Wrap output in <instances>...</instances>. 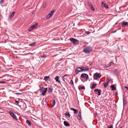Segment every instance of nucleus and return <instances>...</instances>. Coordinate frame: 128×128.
I'll return each instance as SVG.
<instances>
[{"label": "nucleus", "mask_w": 128, "mask_h": 128, "mask_svg": "<svg viewBox=\"0 0 128 128\" xmlns=\"http://www.w3.org/2000/svg\"><path fill=\"white\" fill-rule=\"evenodd\" d=\"M5 82L4 81H3V82H1L0 81V84H4L5 83Z\"/></svg>", "instance_id": "nucleus-36"}, {"label": "nucleus", "mask_w": 128, "mask_h": 128, "mask_svg": "<svg viewBox=\"0 0 128 128\" xmlns=\"http://www.w3.org/2000/svg\"><path fill=\"white\" fill-rule=\"evenodd\" d=\"M88 5L89 8L92 10L94 11V9L93 8V6L92 4L90 3H88Z\"/></svg>", "instance_id": "nucleus-12"}, {"label": "nucleus", "mask_w": 128, "mask_h": 128, "mask_svg": "<svg viewBox=\"0 0 128 128\" xmlns=\"http://www.w3.org/2000/svg\"><path fill=\"white\" fill-rule=\"evenodd\" d=\"M26 123L28 124V126H31V124L30 122L29 121V120H26Z\"/></svg>", "instance_id": "nucleus-20"}, {"label": "nucleus", "mask_w": 128, "mask_h": 128, "mask_svg": "<svg viewBox=\"0 0 128 128\" xmlns=\"http://www.w3.org/2000/svg\"><path fill=\"white\" fill-rule=\"evenodd\" d=\"M81 88H82V89L84 90L85 89V87L84 86H83L81 87Z\"/></svg>", "instance_id": "nucleus-38"}, {"label": "nucleus", "mask_w": 128, "mask_h": 128, "mask_svg": "<svg viewBox=\"0 0 128 128\" xmlns=\"http://www.w3.org/2000/svg\"><path fill=\"white\" fill-rule=\"evenodd\" d=\"M112 64H114V63L112 62H111L106 67L107 68L109 67Z\"/></svg>", "instance_id": "nucleus-25"}, {"label": "nucleus", "mask_w": 128, "mask_h": 128, "mask_svg": "<svg viewBox=\"0 0 128 128\" xmlns=\"http://www.w3.org/2000/svg\"><path fill=\"white\" fill-rule=\"evenodd\" d=\"M108 128H113V126H110Z\"/></svg>", "instance_id": "nucleus-41"}, {"label": "nucleus", "mask_w": 128, "mask_h": 128, "mask_svg": "<svg viewBox=\"0 0 128 128\" xmlns=\"http://www.w3.org/2000/svg\"><path fill=\"white\" fill-rule=\"evenodd\" d=\"M116 31V30H115V31H114L112 32V33H114Z\"/></svg>", "instance_id": "nucleus-43"}, {"label": "nucleus", "mask_w": 128, "mask_h": 128, "mask_svg": "<svg viewBox=\"0 0 128 128\" xmlns=\"http://www.w3.org/2000/svg\"><path fill=\"white\" fill-rule=\"evenodd\" d=\"M50 78L49 76H46L44 77V80H48V79H50Z\"/></svg>", "instance_id": "nucleus-30"}, {"label": "nucleus", "mask_w": 128, "mask_h": 128, "mask_svg": "<svg viewBox=\"0 0 128 128\" xmlns=\"http://www.w3.org/2000/svg\"><path fill=\"white\" fill-rule=\"evenodd\" d=\"M56 103L55 101L54 100H52V106L53 107L55 105Z\"/></svg>", "instance_id": "nucleus-27"}, {"label": "nucleus", "mask_w": 128, "mask_h": 128, "mask_svg": "<svg viewBox=\"0 0 128 128\" xmlns=\"http://www.w3.org/2000/svg\"><path fill=\"white\" fill-rule=\"evenodd\" d=\"M106 80V82H107V83H109L110 82V79H109V78H107Z\"/></svg>", "instance_id": "nucleus-34"}, {"label": "nucleus", "mask_w": 128, "mask_h": 128, "mask_svg": "<svg viewBox=\"0 0 128 128\" xmlns=\"http://www.w3.org/2000/svg\"><path fill=\"white\" fill-rule=\"evenodd\" d=\"M123 105L124 106L125 104H126V100H124L123 98Z\"/></svg>", "instance_id": "nucleus-29"}, {"label": "nucleus", "mask_w": 128, "mask_h": 128, "mask_svg": "<svg viewBox=\"0 0 128 128\" xmlns=\"http://www.w3.org/2000/svg\"><path fill=\"white\" fill-rule=\"evenodd\" d=\"M59 77L58 76H57L54 79L56 80V82L59 83H60V82L59 80Z\"/></svg>", "instance_id": "nucleus-16"}, {"label": "nucleus", "mask_w": 128, "mask_h": 128, "mask_svg": "<svg viewBox=\"0 0 128 128\" xmlns=\"http://www.w3.org/2000/svg\"><path fill=\"white\" fill-rule=\"evenodd\" d=\"M108 85V83H106V82H104L103 84V85L104 86V87L105 88H106Z\"/></svg>", "instance_id": "nucleus-23"}, {"label": "nucleus", "mask_w": 128, "mask_h": 128, "mask_svg": "<svg viewBox=\"0 0 128 128\" xmlns=\"http://www.w3.org/2000/svg\"><path fill=\"white\" fill-rule=\"evenodd\" d=\"M92 50V48L90 47H87L83 50V52L86 54H89Z\"/></svg>", "instance_id": "nucleus-1"}, {"label": "nucleus", "mask_w": 128, "mask_h": 128, "mask_svg": "<svg viewBox=\"0 0 128 128\" xmlns=\"http://www.w3.org/2000/svg\"><path fill=\"white\" fill-rule=\"evenodd\" d=\"M85 33L86 34H89L90 33V32L89 31H86L85 32Z\"/></svg>", "instance_id": "nucleus-32"}, {"label": "nucleus", "mask_w": 128, "mask_h": 128, "mask_svg": "<svg viewBox=\"0 0 128 128\" xmlns=\"http://www.w3.org/2000/svg\"><path fill=\"white\" fill-rule=\"evenodd\" d=\"M80 78H85L86 80H88V76L86 74H81Z\"/></svg>", "instance_id": "nucleus-8"}, {"label": "nucleus", "mask_w": 128, "mask_h": 128, "mask_svg": "<svg viewBox=\"0 0 128 128\" xmlns=\"http://www.w3.org/2000/svg\"><path fill=\"white\" fill-rule=\"evenodd\" d=\"M70 41L74 44H77L79 43L77 39L72 38L70 39Z\"/></svg>", "instance_id": "nucleus-3"}, {"label": "nucleus", "mask_w": 128, "mask_h": 128, "mask_svg": "<svg viewBox=\"0 0 128 128\" xmlns=\"http://www.w3.org/2000/svg\"><path fill=\"white\" fill-rule=\"evenodd\" d=\"M78 89L80 90H81V89H82V88H81V87H79Z\"/></svg>", "instance_id": "nucleus-44"}, {"label": "nucleus", "mask_w": 128, "mask_h": 128, "mask_svg": "<svg viewBox=\"0 0 128 128\" xmlns=\"http://www.w3.org/2000/svg\"><path fill=\"white\" fill-rule=\"evenodd\" d=\"M9 113L14 119L16 120H17L16 115L12 111H9Z\"/></svg>", "instance_id": "nucleus-6"}, {"label": "nucleus", "mask_w": 128, "mask_h": 128, "mask_svg": "<svg viewBox=\"0 0 128 128\" xmlns=\"http://www.w3.org/2000/svg\"><path fill=\"white\" fill-rule=\"evenodd\" d=\"M67 74H64V76H63V77H64L66 76H67Z\"/></svg>", "instance_id": "nucleus-40"}, {"label": "nucleus", "mask_w": 128, "mask_h": 128, "mask_svg": "<svg viewBox=\"0 0 128 128\" xmlns=\"http://www.w3.org/2000/svg\"><path fill=\"white\" fill-rule=\"evenodd\" d=\"M81 68L82 71L88 70L89 69L88 68L86 67H82Z\"/></svg>", "instance_id": "nucleus-15"}, {"label": "nucleus", "mask_w": 128, "mask_h": 128, "mask_svg": "<svg viewBox=\"0 0 128 128\" xmlns=\"http://www.w3.org/2000/svg\"><path fill=\"white\" fill-rule=\"evenodd\" d=\"M96 86V84H93L92 85V86L91 87V88L92 89H93L94 88L95 86Z\"/></svg>", "instance_id": "nucleus-26"}, {"label": "nucleus", "mask_w": 128, "mask_h": 128, "mask_svg": "<svg viewBox=\"0 0 128 128\" xmlns=\"http://www.w3.org/2000/svg\"><path fill=\"white\" fill-rule=\"evenodd\" d=\"M38 24V23H36L34 25L31 26L28 29V31L29 32L31 31L32 30L35 29L37 27Z\"/></svg>", "instance_id": "nucleus-2"}, {"label": "nucleus", "mask_w": 128, "mask_h": 128, "mask_svg": "<svg viewBox=\"0 0 128 128\" xmlns=\"http://www.w3.org/2000/svg\"><path fill=\"white\" fill-rule=\"evenodd\" d=\"M47 88H42V89H40V92H42V94L43 96H44L45 95L47 91Z\"/></svg>", "instance_id": "nucleus-7"}, {"label": "nucleus", "mask_w": 128, "mask_h": 128, "mask_svg": "<svg viewBox=\"0 0 128 128\" xmlns=\"http://www.w3.org/2000/svg\"><path fill=\"white\" fill-rule=\"evenodd\" d=\"M64 125L66 126H68L70 125L66 121H64Z\"/></svg>", "instance_id": "nucleus-19"}, {"label": "nucleus", "mask_w": 128, "mask_h": 128, "mask_svg": "<svg viewBox=\"0 0 128 128\" xmlns=\"http://www.w3.org/2000/svg\"><path fill=\"white\" fill-rule=\"evenodd\" d=\"M82 71L81 68H76L75 70V72L76 74H77L78 73Z\"/></svg>", "instance_id": "nucleus-9"}, {"label": "nucleus", "mask_w": 128, "mask_h": 128, "mask_svg": "<svg viewBox=\"0 0 128 128\" xmlns=\"http://www.w3.org/2000/svg\"><path fill=\"white\" fill-rule=\"evenodd\" d=\"M119 128H122V127H120Z\"/></svg>", "instance_id": "nucleus-47"}, {"label": "nucleus", "mask_w": 128, "mask_h": 128, "mask_svg": "<svg viewBox=\"0 0 128 128\" xmlns=\"http://www.w3.org/2000/svg\"><path fill=\"white\" fill-rule=\"evenodd\" d=\"M15 12H12V13L10 14V19H11L14 16V14H15Z\"/></svg>", "instance_id": "nucleus-18"}, {"label": "nucleus", "mask_w": 128, "mask_h": 128, "mask_svg": "<svg viewBox=\"0 0 128 128\" xmlns=\"http://www.w3.org/2000/svg\"><path fill=\"white\" fill-rule=\"evenodd\" d=\"M55 10H54L50 12L49 14L46 16V19H48L51 18L53 15Z\"/></svg>", "instance_id": "nucleus-5"}, {"label": "nucleus", "mask_w": 128, "mask_h": 128, "mask_svg": "<svg viewBox=\"0 0 128 128\" xmlns=\"http://www.w3.org/2000/svg\"><path fill=\"white\" fill-rule=\"evenodd\" d=\"M111 88H112V90H116V88L114 87V86L113 85H112L111 86Z\"/></svg>", "instance_id": "nucleus-28"}, {"label": "nucleus", "mask_w": 128, "mask_h": 128, "mask_svg": "<svg viewBox=\"0 0 128 128\" xmlns=\"http://www.w3.org/2000/svg\"><path fill=\"white\" fill-rule=\"evenodd\" d=\"M4 0H1L0 1V4L3 3L4 2Z\"/></svg>", "instance_id": "nucleus-35"}, {"label": "nucleus", "mask_w": 128, "mask_h": 128, "mask_svg": "<svg viewBox=\"0 0 128 128\" xmlns=\"http://www.w3.org/2000/svg\"><path fill=\"white\" fill-rule=\"evenodd\" d=\"M70 84H72V85L74 84V82L72 80H71L70 82Z\"/></svg>", "instance_id": "nucleus-33"}, {"label": "nucleus", "mask_w": 128, "mask_h": 128, "mask_svg": "<svg viewBox=\"0 0 128 128\" xmlns=\"http://www.w3.org/2000/svg\"><path fill=\"white\" fill-rule=\"evenodd\" d=\"M71 109L74 111V113L76 114L78 112V110H76L73 108H72Z\"/></svg>", "instance_id": "nucleus-17"}, {"label": "nucleus", "mask_w": 128, "mask_h": 128, "mask_svg": "<svg viewBox=\"0 0 128 128\" xmlns=\"http://www.w3.org/2000/svg\"><path fill=\"white\" fill-rule=\"evenodd\" d=\"M94 78L96 80L98 78H100L101 75L100 73H98L97 72H96L94 74Z\"/></svg>", "instance_id": "nucleus-4"}, {"label": "nucleus", "mask_w": 128, "mask_h": 128, "mask_svg": "<svg viewBox=\"0 0 128 128\" xmlns=\"http://www.w3.org/2000/svg\"><path fill=\"white\" fill-rule=\"evenodd\" d=\"M94 91L95 92H98L97 94L98 96H100V95L101 91L100 90L96 89L94 90Z\"/></svg>", "instance_id": "nucleus-10"}, {"label": "nucleus", "mask_w": 128, "mask_h": 128, "mask_svg": "<svg viewBox=\"0 0 128 128\" xmlns=\"http://www.w3.org/2000/svg\"><path fill=\"white\" fill-rule=\"evenodd\" d=\"M78 119V120H80L81 118V112L80 111L79 112V113L78 114L77 116Z\"/></svg>", "instance_id": "nucleus-14"}, {"label": "nucleus", "mask_w": 128, "mask_h": 128, "mask_svg": "<svg viewBox=\"0 0 128 128\" xmlns=\"http://www.w3.org/2000/svg\"><path fill=\"white\" fill-rule=\"evenodd\" d=\"M15 94H20H20H21V93H15Z\"/></svg>", "instance_id": "nucleus-39"}, {"label": "nucleus", "mask_w": 128, "mask_h": 128, "mask_svg": "<svg viewBox=\"0 0 128 128\" xmlns=\"http://www.w3.org/2000/svg\"><path fill=\"white\" fill-rule=\"evenodd\" d=\"M62 79L64 81V77L62 78Z\"/></svg>", "instance_id": "nucleus-45"}, {"label": "nucleus", "mask_w": 128, "mask_h": 128, "mask_svg": "<svg viewBox=\"0 0 128 128\" xmlns=\"http://www.w3.org/2000/svg\"><path fill=\"white\" fill-rule=\"evenodd\" d=\"M65 114L66 116H68L69 118L70 117V115L69 112H66V113Z\"/></svg>", "instance_id": "nucleus-21"}, {"label": "nucleus", "mask_w": 128, "mask_h": 128, "mask_svg": "<svg viewBox=\"0 0 128 128\" xmlns=\"http://www.w3.org/2000/svg\"><path fill=\"white\" fill-rule=\"evenodd\" d=\"M15 102L16 104H18V101L16 100Z\"/></svg>", "instance_id": "nucleus-42"}, {"label": "nucleus", "mask_w": 128, "mask_h": 128, "mask_svg": "<svg viewBox=\"0 0 128 128\" xmlns=\"http://www.w3.org/2000/svg\"><path fill=\"white\" fill-rule=\"evenodd\" d=\"M121 24L122 26H128V22L123 21L121 22Z\"/></svg>", "instance_id": "nucleus-11"}, {"label": "nucleus", "mask_w": 128, "mask_h": 128, "mask_svg": "<svg viewBox=\"0 0 128 128\" xmlns=\"http://www.w3.org/2000/svg\"><path fill=\"white\" fill-rule=\"evenodd\" d=\"M102 4L104 7H105L106 8H108V5L107 4L104 3V2H102Z\"/></svg>", "instance_id": "nucleus-13"}, {"label": "nucleus", "mask_w": 128, "mask_h": 128, "mask_svg": "<svg viewBox=\"0 0 128 128\" xmlns=\"http://www.w3.org/2000/svg\"><path fill=\"white\" fill-rule=\"evenodd\" d=\"M40 56L41 58H43L45 57V56H44V55H41V56Z\"/></svg>", "instance_id": "nucleus-37"}, {"label": "nucleus", "mask_w": 128, "mask_h": 128, "mask_svg": "<svg viewBox=\"0 0 128 128\" xmlns=\"http://www.w3.org/2000/svg\"><path fill=\"white\" fill-rule=\"evenodd\" d=\"M36 44V43L35 42H32V44H29V46H30L33 47Z\"/></svg>", "instance_id": "nucleus-22"}, {"label": "nucleus", "mask_w": 128, "mask_h": 128, "mask_svg": "<svg viewBox=\"0 0 128 128\" xmlns=\"http://www.w3.org/2000/svg\"><path fill=\"white\" fill-rule=\"evenodd\" d=\"M114 73L116 75L117 74V69L114 70Z\"/></svg>", "instance_id": "nucleus-31"}, {"label": "nucleus", "mask_w": 128, "mask_h": 128, "mask_svg": "<svg viewBox=\"0 0 128 128\" xmlns=\"http://www.w3.org/2000/svg\"><path fill=\"white\" fill-rule=\"evenodd\" d=\"M125 87L126 88L128 89V87L126 86V87Z\"/></svg>", "instance_id": "nucleus-46"}, {"label": "nucleus", "mask_w": 128, "mask_h": 128, "mask_svg": "<svg viewBox=\"0 0 128 128\" xmlns=\"http://www.w3.org/2000/svg\"><path fill=\"white\" fill-rule=\"evenodd\" d=\"M52 90L53 89L52 88H48V92L49 93H50L52 92Z\"/></svg>", "instance_id": "nucleus-24"}]
</instances>
